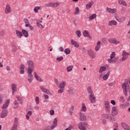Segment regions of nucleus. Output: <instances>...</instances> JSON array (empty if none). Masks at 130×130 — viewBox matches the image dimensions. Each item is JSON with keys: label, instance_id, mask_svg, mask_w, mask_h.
Masks as SVG:
<instances>
[{"label": "nucleus", "instance_id": "obj_27", "mask_svg": "<svg viewBox=\"0 0 130 130\" xmlns=\"http://www.w3.org/2000/svg\"><path fill=\"white\" fill-rule=\"evenodd\" d=\"M34 76H35V78L36 79V80H37V81H38L39 82H43V80L41 79V77L37 75V74H36V72H34Z\"/></svg>", "mask_w": 130, "mask_h": 130}, {"label": "nucleus", "instance_id": "obj_57", "mask_svg": "<svg viewBox=\"0 0 130 130\" xmlns=\"http://www.w3.org/2000/svg\"><path fill=\"white\" fill-rule=\"evenodd\" d=\"M56 126H57V125H55L53 124V125H51V129H54V128H55Z\"/></svg>", "mask_w": 130, "mask_h": 130}, {"label": "nucleus", "instance_id": "obj_26", "mask_svg": "<svg viewBox=\"0 0 130 130\" xmlns=\"http://www.w3.org/2000/svg\"><path fill=\"white\" fill-rule=\"evenodd\" d=\"M7 114H8V111H7V110L5 109L2 112V114L1 115V117H2V118H4L6 117V116H7Z\"/></svg>", "mask_w": 130, "mask_h": 130}, {"label": "nucleus", "instance_id": "obj_62", "mask_svg": "<svg viewBox=\"0 0 130 130\" xmlns=\"http://www.w3.org/2000/svg\"><path fill=\"white\" fill-rule=\"evenodd\" d=\"M59 51H61L62 52V51H63V48L62 47H60L59 48Z\"/></svg>", "mask_w": 130, "mask_h": 130}, {"label": "nucleus", "instance_id": "obj_52", "mask_svg": "<svg viewBox=\"0 0 130 130\" xmlns=\"http://www.w3.org/2000/svg\"><path fill=\"white\" fill-rule=\"evenodd\" d=\"M64 90V89L63 88H60L58 90V93H63V90Z\"/></svg>", "mask_w": 130, "mask_h": 130}, {"label": "nucleus", "instance_id": "obj_31", "mask_svg": "<svg viewBox=\"0 0 130 130\" xmlns=\"http://www.w3.org/2000/svg\"><path fill=\"white\" fill-rule=\"evenodd\" d=\"M118 3L119 5H122V6H124V7H126L127 4H126V2L123 0H119L118 1Z\"/></svg>", "mask_w": 130, "mask_h": 130}, {"label": "nucleus", "instance_id": "obj_60", "mask_svg": "<svg viewBox=\"0 0 130 130\" xmlns=\"http://www.w3.org/2000/svg\"><path fill=\"white\" fill-rule=\"evenodd\" d=\"M28 28L29 29H30V30H31V31H33L34 30V27H33V26H31L30 25H29L28 26Z\"/></svg>", "mask_w": 130, "mask_h": 130}, {"label": "nucleus", "instance_id": "obj_54", "mask_svg": "<svg viewBox=\"0 0 130 130\" xmlns=\"http://www.w3.org/2000/svg\"><path fill=\"white\" fill-rule=\"evenodd\" d=\"M16 98L18 101H19V102H21V101H22V98L20 96L17 95Z\"/></svg>", "mask_w": 130, "mask_h": 130}, {"label": "nucleus", "instance_id": "obj_44", "mask_svg": "<svg viewBox=\"0 0 130 130\" xmlns=\"http://www.w3.org/2000/svg\"><path fill=\"white\" fill-rule=\"evenodd\" d=\"M110 58L109 59H113L115 57V53L114 52H112L110 55Z\"/></svg>", "mask_w": 130, "mask_h": 130}, {"label": "nucleus", "instance_id": "obj_48", "mask_svg": "<svg viewBox=\"0 0 130 130\" xmlns=\"http://www.w3.org/2000/svg\"><path fill=\"white\" fill-rule=\"evenodd\" d=\"M76 34H77L78 37H81V36L82 35L80 30L76 31Z\"/></svg>", "mask_w": 130, "mask_h": 130}, {"label": "nucleus", "instance_id": "obj_59", "mask_svg": "<svg viewBox=\"0 0 130 130\" xmlns=\"http://www.w3.org/2000/svg\"><path fill=\"white\" fill-rule=\"evenodd\" d=\"M122 58H121V60H122V61H124V60H126V57H125V56H123V55H122Z\"/></svg>", "mask_w": 130, "mask_h": 130}, {"label": "nucleus", "instance_id": "obj_55", "mask_svg": "<svg viewBox=\"0 0 130 130\" xmlns=\"http://www.w3.org/2000/svg\"><path fill=\"white\" fill-rule=\"evenodd\" d=\"M50 115H54V110H51L50 111Z\"/></svg>", "mask_w": 130, "mask_h": 130}, {"label": "nucleus", "instance_id": "obj_8", "mask_svg": "<svg viewBox=\"0 0 130 130\" xmlns=\"http://www.w3.org/2000/svg\"><path fill=\"white\" fill-rule=\"evenodd\" d=\"M89 100L91 103H95V102H96V97L94 95V93L89 94Z\"/></svg>", "mask_w": 130, "mask_h": 130}, {"label": "nucleus", "instance_id": "obj_25", "mask_svg": "<svg viewBox=\"0 0 130 130\" xmlns=\"http://www.w3.org/2000/svg\"><path fill=\"white\" fill-rule=\"evenodd\" d=\"M16 33L17 37H18V38H20V39L22 38V36H23V34L22 32H21L18 30H16Z\"/></svg>", "mask_w": 130, "mask_h": 130}, {"label": "nucleus", "instance_id": "obj_10", "mask_svg": "<svg viewBox=\"0 0 130 130\" xmlns=\"http://www.w3.org/2000/svg\"><path fill=\"white\" fill-rule=\"evenodd\" d=\"M41 89L42 91V92H44V93H46V94H48V95H51L52 94L50 93V91L49 90L43 87V86H41Z\"/></svg>", "mask_w": 130, "mask_h": 130}, {"label": "nucleus", "instance_id": "obj_20", "mask_svg": "<svg viewBox=\"0 0 130 130\" xmlns=\"http://www.w3.org/2000/svg\"><path fill=\"white\" fill-rule=\"evenodd\" d=\"M27 64L28 66V68H34V62H33V61L30 60H27Z\"/></svg>", "mask_w": 130, "mask_h": 130}, {"label": "nucleus", "instance_id": "obj_56", "mask_svg": "<svg viewBox=\"0 0 130 130\" xmlns=\"http://www.w3.org/2000/svg\"><path fill=\"white\" fill-rule=\"evenodd\" d=\"M54 81L56 84L57 86H58V84H59V83H58V80L57 79H54Z\"/></svg>", "mask_w": 130, "mask_h": 130}, {"label": "nucleus", "instance_id": "obj_23", "mask_svg": "<svg viewBox=\"0 0 130 130\" xmlns=\"http://www.w3.org/2000/svg\"><path fill=\"white\" fill-rule=\"evenodd\" d=\"M109 75H110V71H108L106 75L103 76V79L104 81H106L109 78Z\"/></svg>", "mask_w": 130, "mask_h": 130}, {"label": "nucleus", "instance_id": "obj_58", "mask_svg": "<svg viewBox=\"0 0 130 130\" xmlns=\"http://www.w3.org/2000/svg\"><path fill=\"white\" fill-rule=\"evenodd\" d=\"M46 7H52V3H47L46 4Z\"/></svg>", "mask_w": 130, "mask_h": 130}, {"label": "nucleus", "instance_id": "obj_43", "mask_svg": "<svg viewBox=\"0 0 130 130\" xmlns=\"http://www.w3.org/2000/svg\"><path fill=\"white\" fill-rule=\"evenodd\" d=\"M58 6H59V3L56 2V3H52V7H53V8H57Z\"/></svg>", "mask_w": 130, "mask_h": 130}, {"label": "nucleus", "instance_id": "obj_2", "mask_svg": "<svg viewBox=\"0 0 130 130\" xmlns=\"http://www.w3.org/2000/svg\"><path fill=\"white\" fill-rule=\"evenodd\" d=\"M88 125V123L86 122H81L78 124V128L80 130H86V127Z\"/></svg>", "mask_w": 130, "mask_h": 130}, {"label": "nucleus", "instance_id": "obj_53", "mask_svg": "<svg viewBox=\"0 0 130 130\" xmlns=\"http://www.w3.org/2000/svg\"><path fill=\"white\" fill-rule=\"evenodd\" d=\"M53 124H55V125H57V118H55L54 121H53Z\"/></svg>", "mask_w": 130, "mask_h": 130}, {"label": "nucleus", "instance_id": "obj_37", "mask_svg": "<svg viewBox=\"0 0 130 130\" xmlns=\"http://www.w3.org/2000/svg\"><path fill=\"white\" fill-rule=\"evenodd\" d=\"M64 52L67 54V55H68V54H70V53H71V49H70V48H66L64 51Z\"/></svg>", "mask_w": 130, "mask_h": 130}, {"label": "nucleus", "instance_id": "obj_32", "mask_svg": "<svg viewBox=\"0 0 130 130\" xmlns=\"http://www.w3.org/2000/svg\"><path fill=\"white\" fill-rule=\"evenodd\" d=\"M28 82H29V83H31L33 81V75L28 74Z\"/></svg>", "mask_w": 130, "mask_h": 130}, {"label": "nucleus", "instance_id": "obj_63", "mask_svg": "<svg viewBox=\"0 0 130 130\" xmlns=\"http://www.w3.org/2000/svg\"><path fill=\"white\" fill-rule=\"evenodd\" d=\"M111 104H112L113 105H115V101H114V100H111Z\"/></svg>", "mask_w": 130, "mask_h": 130}, {"label": "nucleus", "instance_id": "obj_3", "mask_svg": "<svg viewBox=\"0 0 130 130\" xmlns=\"http://www.w3.org/2000/svg\"><path fill=\"white\" fill-rule=\"evenodd\" d=\"M79 119L81 121H86L87 120V117L82 112L79 113Z\"/></svg>", "mask_w": 130, "mask_h": 130}, {"label": "nucleus", "instance_id": "obj_11", "mask_svg": "<svg viewBox=\"0 0 130 130\" xmlns=\"http://www.w3.org/2000/svg\"><path fill=\"white\" fill-rule=\"evenodd\" d=\"M107 12L108 13H110V14H115L116 13V9L114 8V9H111L108 7H107Z\"/></svg>", "mask_w": 130, "mask_h": 130}, {"label": "nucleus", "instance_id": "obj_1", "mask_svg": "<svg viewBox=\"0 0 130 130\" xmlns=\"http://www.w3.org/2000/svg\"><path fill=\"white\" fill-rule=\"evenodd\" d=\"M110 102L108 101H105V111L106 113H110Z\"/></svg>", "mask_w": 130, "mask_h": 130}, {"label": "nucleus", "instance_id": "obj_46", "mask_svg": "<svg viewBox=\"0 0 130 130\" xmlns=\"http://www.w3.org/2000/svg\"><path fill=\"white\" fill-rule=\"evenodd\" d=\"M56 60L58 61H61L63 60V56H60V57H57L56 59Z\"/></svg>", "mask_w": 130, "mask_h": 130}, {"label": "nucleus", "instance_id": "obj_33", "mask_svg": "<svg viewBox=\"0 0 130 130\" xmlns=\"http://www.w3.org/2000/svg\"><path fill=\"white\" fill-rule=\"evenodd\" d=\"M87 92H88V94H90V95H92V94H94V92H93V91H92L91 86L87 87Z\"/></svg>", "mask_w": 130, "mask_h": 130}, {"label": "nucleus", "instance_id": "obj_12", "mask_svg": "<svg viewBox=\"0 0 130 130\" xmlns=\"http://www.w3.org/2000/svg\"><path fill=\"white\" fill-rule=\"evenodd\" d=\"M11 89L12 91V95H15V92L17 91V84H12L11 85Z\"/></svg>", "mask_w": 130, "mask_h": 130}, {"label": "nucleus", "instance_id": "obj_7", "mask_svg": "<svg viewBox=\"0 0 130 130\" xmlns=\"http://www.w3.org/2000/svg\"><path fill=\"white\" fill-rule=\"evenodd\" d=\"M108 41L110 42V43H113L114 44H119V43H120V42L116 40V39L114 38L109 39Z\"/></svg>", "mask_w": 130, "mask_h": 130}, {"label": "nucleus", "instance_id": "obj_34", "mask_svg": "<svg viewBox=\"0 0 130 130\" xmlns=\"http://www.w3.org/2000/svg\"><path fill=\"white\" fill-rule=\"evenodd\" d=\"M73 69H74V66L72 65L67 68V71L68 73H70V72H72V71H73Z\"/></svg>", "mask_w": 130, "mask_h": 130}, {"label": "nucleus", "instance_id": "obj_18", "mask_svg": "<svg viewBox=\"0 0 130 130\" xmlns=\"http://www.w3.org/2000/svg\"><path fill=\"white\" fill-rule=\"evenodd\" d=\"M10 105V99H8L5 103L3 105L2 108L6 109L7 107H9V105Z\"/></svg>", "mask_w": 130, "mask_h": 130}, {"label": "nucleus", "instance_id": "obj_45", "mask_svg": "<svg viewBox=\"0 0 130 130\" xmlns=\"http://www.w3.org/2000/svg\"><path fill=\"white\" fill-rule=\"evenodd\" d=\"M117 21H118V22H120V23L123 21H124V17H119L118 18V19H117Z\"/></svg>", "mask_w": 130, "mask_h": 130}, {"label": "nucleus", "instance_id": "obj_15", "mask_svg": "<svg viewBox=\"0 0 130 130\" xmlns=\"http://www.w3.org/2000/svg\"><path fill=\"white\" fill-rule=\"evenodd\" d=\"M5 13L6 14H10V13H12V10H11V7H10V5L9 4H7L6 6Z\"/></svg>", "mask_w": 130, "mask_h": 130}, {"label": "nucleus", "instance_id": "obj_5", "mask_svg": "<svg viewBox=\"0 0 130 130\" xmlns=\"http://www.w3.org/2000/svg\"><path fill=\"white\" fill-rule=\"evenodd\" d=\"M103 117L106 118L107 119H110L111 120H114V118L111 116V114L107 113L106 114H103Z\"/></svg>", "mask_w": 130, "mask_h": 130}, {"label": "nucleus", "instance_id": "obj_42", "mask_svg": "<svg viewBox=\"0 0 130 130\" xmlns=\"http://www.w3.org/2000/svg\"><path fill=\"white\" fill-rule=\"evenodd\" d=\"M40 10V7L39 6H36L34 9L35 13H38V10Z\"/></svg>", "mask_w": 130, "mask_h": 130}, {"label": "nucleus", "instance_id": "obj_21", "mask_svg": "<svg viewBox=\"0 0 130 130\" xmlns=\"http://www.w3.org/2000/svg\"><path fill=\"white\" fill-rule=\"evenodd\" d=\"M108 25L109 26H112V25L114 26H116V25H117V21L115 20H110L109 22Z\"/></svg>", "mask_w": 130, "mask_h": 130}, {"label": "nucleus", "instance_id": "obj_50", "mask_svg": "<svg viewBox=\"0 0 130 130\" xmlns=\"http://www.w3.org/2000/svg\"><path fill=\"white\" fill-rule=\"evenodd\" d=\"M18 118L15 117L14 118V124H16L18 125Z\"/></svg>", "mask_w": 130, "mask_h": 130}, {"label": "nucleus", "instance_id": "obj_6", "mask_svg": "<svg viewBox=\"0 0 130 130\" xmlns=\"http://www.w3.org/2000/svg\"><path fill=\"white\" fill-rule=\"evenodd\" d=\"M118 113L117 111V107H113L112 108V115L113 116H116Z\"/></svg>", "mask_w": 130, "mask_h": 130}, {"label": "nucleus", "instance_id": "obj_39", "mask_svg": "<svg viewBox=\"0 0 130 130\" xmlns=\"http://www.w3.org/2000/svg\"><path fill=\"white\" fill-rule=\"evenodd\" d=\"M80 14V9H79V7H76L75 9V11L74 12L75 15H79Z\"/></svg>", "mask_w": 130, "mask_h": 130}, {"label": "nucleus", "instance_id": "obj_9", "mask_svg": "<svg viewBox=\"0 0 130 130\" xmlns=\"http://www.w3.org/2000/svg\"><path fill=\"white\" fill-rule=\"evenodd\" d=\"M88 55L90 56V58H95L96 57V53L92 50L88 51Z\"/></svg>", "mask_w": 130, "mask_h": 130}, {"label": "nucleus", "instance_id": "obj_30", "mask_svg": "<svg viewBox=\"0 0 130 130\" xmlns=\"http://www.w3.org/2000/svg\"><path fill=\"white\" fill-rule=\"evenodd\" d=\"M22 35H24V37L27 38L29 36L28 31L25 29H22Z\"/></svg>", "mask_w": 130, "mask_h": 130}, {"label": "nucleus", "instance_id": "obj_41", "mask_svg": "<svg viewBox=\"0 0 130 130\" xmlns=\"http://www.w3.org/2000/svg\"><path fill=\"white\" fill-rule=\"evenodd\" d=\"M82 111H84V112H86L87 111V108L86 107V106H85V104H82Z\"/></svg>", "mask_w": 130, "mask_h": 130}, {"label": "nucleus", "instance_id": "obj_14", "mask_svg": "<svg viewBox=\"0 0 130 130\" xmlns=\"http://www.w3.org/2000/svg\"><path fill=\"white\" fill-rule=\"evenodd\" d=\"M118 60V57H115L114 59H108V61L109 63H114Z\"/></svg>", "mask_w": 130, "mask_h": 130}, {"label": "nucleus", "instance_id": "obj_13", "mask_svg": "<svg viewBox=\"0 0 130 130\" xmlns=\"http://www.w3.org/2000/svg\"><path fill=\"white\" fill-rule=\"evenodd\" d=\"M121 125L123 128L125 130H130V126L127 125L126 123L122 122Z\"/></svg>", "mask_w": 130, "mask_h": 130}, {"label": "nucleus", "instance_id": "obj_47", "mask_svg": "<svg viewBox=\"0 0 130 130\" xmlns=\"http://www.w3.org/2000/svg\"><path fill=\"white\" fill-rule=\"evenodd\" d=\"M37 25L38 27H39V28H41V29H43L44 28V26H43V25L40 24L39 22L37 23Z\"/></svg>", "mask_w": 130, "mask_h": 130}, {"label": "nucleus", "instance_id": "obj_19", "mask_svg": "<svg viewBox=\"0 0 130 130\" xmlns=\"http://www.w3.org/2000/svg\"><path fill=\"white\" fill-rule=\"evenodd\" d=\"M71 43L72 45H74V47H76L77 48L80 46L79 43L74 40H71Z\"/></svg>", "mask_w": 130, "mask_h": 130}, {"label": "nucleus", "instance_id": "obj_35", "mask_svg": "<svg viewBox=\"0 0 130 130\" xmlns=\"http://www.w3.org/2000/svg\"><path fill=\"white\" fill-rule=\"evenodd\" d=\"M122 55H123L124 56H125V57H126L127 58L128 55H130V52L127 53V52H126L125 51H123Z\"/></svg>", "mask_w": 130, "mask_h": 130}, {"label": "nucleus", "instance_id": "obj_17", "mask_svg": "<svg viewBox=\"0 0 130 130\" xmlns=\"http://www.w3.org/2000/svg\"><path fill=\"white\" fill-rule=\"evenodd\" d=\"M19 68L20 74L23 75V74L25 73V71L24 70L25 69V66L21 64L20 65Z\"/></svg>", "mask_w": 130, "mask_h": 130}, {"label": "nucleus", "instance_id": "obj_64", "mask_svg": "<svg viewBox=\"0 0 130 130\" xmlns=\"http://www.w3.org/2000/svg\"><path fill=\"white\" fill-rule=\"evenodd\" d=\"M45 130H51V128L50 127V126H48Z\"/></svg>", "mask_w": 130, "mask_h": 130}, {"label": "nucleus", "instance_id": "obj_4", "mask_svg": "<svg viewBox=\"0 0 130 130\" xmlns=\"http://www.w3.org/2000/svg\"><path fill=\"white\" fill-rule=\"evenodd\" d=\"M128 83L124 82L122 84V89L124 90L123 93L125 96H127V89H126V85H128Z\"/></svg>", "mask_w": 130, "mask_h": 130}, {"label": "nucleus", "instance_id": "obj_38", "mask_svg": "<svg viewBox=\"0 0 130 130\" xmlns=\"http://www.w3.org/2000/svg\"><path fill=\"white\" fill-rule=\"evenodd\" d=\"M76 89H73L72 88H70V90H69V92L70 93V94H71L72 95L75 94V93H76Z\"/></svg>", "mask_w": 130, "mask_h": 130}, {"label": "nucleus", "instance_id": "obj_24", "mask_svg": "<svg viewBox=\"0 0 130 130\" xmlns=\"http://www.w3.org/2000/svg\"><path fill=\"white\" fill-rule=\"evenodd\" d=\"M106 71V67L105 66H101L100 68V70L99 71V73L100 74H103V72H105Z\"/></svg>", "mask_w": 130, "mask_h": 130}, {"label": "nucleus", "instance_id": "obj_61", "mask_svg": "<svg viewBox=\"0 0 130 130\" xmlns=\"http://www.w3.org/2000/svg\"><path fill=\"white\" fill-rule=\"evenodd\" d=\"M70 112H73V111H74V107L73 106H71V107L70 108V110H69Z\"/></svg>", "mask_w": 130, "mask_h": 130}, {"label": "nucleus", "instance_id": "obj_29", "mask_svg": "<svg viewBox=\"0 0 130 130\" xmlns=\"http://www.w3.org/2000/svg\"><path fill=\"white\" fill-rule=\"evenodd\" d=\"M94 5V2H91L87 4L86 5V9L87 10H90L91 9V7H92Z\"/></svg>", "mask_w": 130, "mask_h": 130}, {"label": "nucleus", "instance_id": "obj_49", "mask_svg": "<svg viewBox=\"0 0 130 130\" xmlns=\"http://www.w3.org/2000/svg\"><path fill=\"white\" fill-rule=\"evenodd\" d=\"M17 127L18 125H16V124H14L12 128V130H17Z\"/></svg>", "mask_w": 130, "mask_h": 130}, {"label": "nucleus", "instance_id": "obj_16", "mask_svg": "<svg viewBox=\"0 0 130 130\" xmlns=\"http://www.w3.org/2000/svg\"><path fill=\"white\" fill-rule=\"evenodd\" d=\"M83 35L84 37H89V39H92V37L90 36L89 31H88V30H84L83 32Z\"/></svg>", "mask_w": 130, "mask_h": 130}, {"label": "nucleus", "instance_id": "obj_36", "mask_svg": "<svg viewBox=\"0 0 130 130\" xmlns=\"http://www.w3.org/2000/svg\"><path fill=\"white\" fill-rule=\"evenodd\" d=\"M33 68L28 67V75H32V73H33Z\"/></svg>", "mask_w": 130, "mask_h": 130}, {"label": "nucleus", "instance_id": "obj_22", "mask_svg": "<svg viewBox=\"0 0 130 130\" xmlns=\"http://www.w3.org/2000/svg\"><path fill=\"white\" fill-rule=\"evenodd\" d=\"M66 81H63L61 83H59L58 84V87H59L60 89H64V87L66 86Z\"/></svg>", "mask_w": 130, "mask_h": 130}, {"label": "nucleus", "instance_id": "obj_28", "mask_svg": "<svg viewBox=\"0 0 130 130\" xmlns=\"http://www.w3.org/2000/svg\"><path fill=\"white\" fill-rule=\"evenodd\" d=\"M100 47H101V42L98 41L96 44V46L95 48V51H99V49H100Z\"/></svg>", "mask_w": 130, "mask_h": 130}, {"label": "nucleus", "instance_id": "obj_51", "mask_svg": "<svg viewBox=\"0 0 130 130\" xmlns=\"http://www.w3.org/2000/svg\"><path fill=\"white\" fill-rule=\"evenodd\" d=\"M36 104H39V98L37 96L35 99Z\"/></svg>", "mask_w": 130, "mask_h": 130}, {"label": "nucleus", "instance_id": "obj_40", "mask_svg": "<svg viewBox=\"0 0 130 130\" xmlns=\"http://www.w3.org/2000/svg\"><path fill=\"white\" fill-rule=\"evenodd\" d=\"M96 17V14H93L91 16L88 17V19L89 20H93V19H95Z\"/></svg>", "mask_w": 130, "mask_h": 130}]
</instances>
